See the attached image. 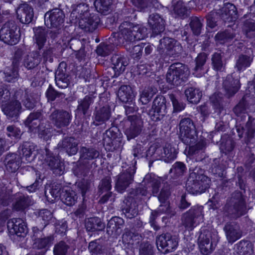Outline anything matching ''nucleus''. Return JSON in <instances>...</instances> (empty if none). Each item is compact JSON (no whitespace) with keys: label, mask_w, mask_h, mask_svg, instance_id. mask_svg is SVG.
<instances>
[{"label":"nucleus","mask_w":255,"mask_h":255,"mask_svg":"<svg viewBox=\"0 0 255 255\" xmlns=\"http://www.w3.org/2000/svg\"><path fill=\"white\" fill-rule=\"evenodd\" d=\"M248 106L247 101L243 97L233 111L238 117L235 128L239 137L242 138L244 137L245 143L252 147L255 137V118L246 113Z\"/></svg>","instance_id":"f257e3e1"},{"label":"nucleus","mask_w":255,"mask_h":255,"mask_svg":"<svg viewBox=\"0 0 255 255\" xmlns=\"http://www.w3.org/2000/svg\"><path fill=\"white\" fill-rule=\"evenodd\" d=\"M119 33H112L109 41L114 45H122L124 47L131 44L136 40L144 39L147 28L139 24L124 21L119 26Z\"/></svg>","instance_id":"f03ea898"},{"label":"nucleus","mask_w":255,"mask_h":255,"mask_svg":"<svg viewBox=\"0 0 255 255\" xmlns=\"http://www.w3.org/2000/svg\"><path fill=\"white\" fill-rule=\"evenodd\" d=\"M248 210L246 197L242 192L235 191L227 200L222 212L224 218L236 220L245 215Z\"/></svg>","instance_id":"7ed1b4c3"},{"label":"nucleus","mask_w":255,"mask_h":255,"mask_svg":"<svg viewBox=\"0 0 255 255\" xmlns=\"http://www.w3.org/2000/svg\"><path fill=\"white\" fill-rule=\"evenodd\" d=\"M79 153V160L73 170L76 176L81 177L86 176L93 165H96L94 160L99 157L100 152L96 147L88 145L80 146Z\"/></svg>","instance_id":"20e7f679"},{"label":"nucleus","mask_w":255,"mask_h":255,"mask_svg":"<svg viewBox=\"0 0 255 255\" xmlns=\"http://www.w3.org/2000/svg\"><path fill=\"white\" fill-rule=\"evenodd\" d=\"M211 180L203 174V170L195 167L190 173L186 183L187 191L192 194H201L209 188Z\"/></svg>","instance_id":"39448f33"},{"label":"nucleus","mask_w":255,"mask_h":255,"mask_svg":"<svg viewBox=\"0 0 255 255\" xmlns=\"http://www.w3.org/2000/svg\"><path fill=\"white\" fill-rule=\"evenodd\" d=\"M187 65L177 62L172 64L166 74V81L171 85L178 86L187 81L190 75Z\"/></svg>","instance_id":"423d86ee"},{"label":"nucleus","mask_w":255,"mask_h":255,"mask_svg":"<svg viewBox=\"0 0 255 255\" xmlns=\"http://www.w3.org/2000/svg\"><path fill=\"white\" fill-rule=\"evenodd\" d=\"M179 137L185 144L190 145L197 141L198 135L196 128L190 118L182 119L179 124Z\"/></svg>","instance_id":"0eeeda50"},{"label":"nucleus","mask_w":255,"mask_h":255,"mask_svg":"<svg viewBox=\"0 0 255 255\" xmlns=\"http://www.w3.org/2000/svg\"><path fill=\"white\" fill-rule=\"evenodd\" d=\"M20 37V29L14 21L6 22L0 29V39L5 44L15 45L19 41Z\"/></svg>","instance_id":"6e6552de"},{"label":"nucleus","mask_w":255,"mask_h":255,"mask_svg":"<svg viewBox=\"0 0 255 255\" xmlns=\"http://www.w3.org/2000/svg\"><path fill=\"white\" fill-rule=\"evenodd\" d=\"M203 216V206H194L182 214V225L186 230L192 231L196 226L198 220L202 219Z\"/></svg>","instance_id":"1a4fd4ad"},{"label":"nucleus","mask_w":255,"mask_h":255,"mask_svg":"<svg viewBox=\"0 0 255 255\" xmlns=\"http://www.w3.org/2000/svg\"><path fill=\"white\" fill-rule=\"evenodd\" d=\"M23 95L21 90L16 91L10 102L2 106V110L9 119H16L21 112L22 107L19 100Z\"/></svg>","instance_id":"9d476101"},{"label":"nucleus","mask_w":255,"mask_h":255,"mask_svg":"<svg viewBox=\"0 0 255 255\" xmlns=\"http://www.w3.org/2000/svg\"><path fill=\"white\" fill-rule=\"evenodd\" d=\"M165 49L168 54L175 57L181 53L182 47L180 44L174 39L164 37L159 40V44L157 50L161 56H164L165 55Z\"/></svg>","instance_id":"9b49d317"},{"label":"nucleus","mask_w":255,"mask_h":255,"mask_svg":"<svg viewBox=\"0 0 255 255\" xmlns=\"http://www.w3.org/2000/svg\"><path fill=\"white\" fill-rule=\"evenodd\" d=\"M135 171V165H132L116 177L115 189L118 192L123 193L133 182Z\"/></svg>","instance_id":"f8f14e48"},{"label":"nucleus","mask_w":255,"mask_h":255,"mask_svg":"<svg viewBox=\"0 0 255 255\" xmlns=\"http://www.w3.org/2000/svg\"><path fill=\"white\" fill-rule=\"evenodd\" d=\"M156 244L157 249L165 254L174 251L177 247L178 241L175 236L167 233L157 236Z\"/></svg>","instance_id":"ddd939ff"},{"label":"nucleus","mask_w":255,"mask_h":255,"mask_svg":"<svg viewBox=\"0 0 255 255\" xmlns=\"http://www.w3.org/2000/svg\"><path fill=\"white\" fill-rule=\"evenodd\" d=\"M166 101L162 95H157L154 99L148 115L154 121L162 120L167 113Z\"/></svg>","instance_id":"4468645a"},{"label":"nucleus","mask_w":255,"mask_h":255,"mask_svg":"<svg viewBox=\"0 0 255 255\" xmlns=\"http://www.w3.org/2000/svg\"><path fill=\"white\" fill-rule=\"evenodd\" d=\"M50 121L57 128H61L69 125L72 119L71 113L63 109L51 110Z\"/></svg>","instance_id":"2eb2a0df"},{"label":"nucleus","mask_w":255,"mask_h":255,"mask_svg":"<svg viewBox=\"0 0 255 255\" xmlns=\"http://www.w3.org/2000/svg\"><path fill=\"white\" fill-rule=\"evenodd\" d=\"M223 231L228 243L231 244L240 239L244 235V231L241 225L235 221H228L225 223Z\"/></svg>","instance_id":"dca6fc26"},{"label":"nucleus","mask_w":255,"mask_h":255,"mask_svg":"<svg viewBox=\"0 0 255 255\" xmlns=\"http://www.w3.org/2000/svg\"><path fill=\"white\" fill-rule=\"evenodd\" d=\"M198 244L200 251L203 255H208L214 250L212 241V233L209 230H205L201 231L198 239Z\"/></svg>","instance_id":"f3484780"},{"label":"nucleus","mask_w":255,"mask_h":255,"mask_svg":"<svg viewBox=\"0 0 255 255\" xmlns=\"http://www.w3.org/2000/svg\"><path fill=\"white\" fill-rule=\"evenodd\" d=\"M45 162L56 175H62L65 171L64 163L47 148L45 149Z\"/></svg>","instance_id":"a211bd4d"},{"label":"nucleus","mask_w":255,"mask_h":255,"mask_svg":"<svg viewBox=\"0 0 255 255\" xmlns=\"http://www.w3.org/2000/svg\"><path fill=\"white\" fill-rule=\"evenodd\" d=\"M128 120L130 125L125 130V134L128 140L133 139L141 132L143 128V121L141 119L136 116H129Z\"/></svg>","instance_id":"6ab92c4d"},{"label":"nucleus","mask_w":255,"mask_h":255,"mask_svg":"<svg viewBox=\"0 0 255 255\" xmlns=\"http://www.w3.org/2000/svg\"><path fill=\"white\" fill-rule=\"evenodd\" d=\"M71 76L67 71L66 64L61 62L55 72L56 85L61 89L67 88L70 84Z\"/></svg>","instance_id":"aec40b11"},{"label":"nucleus","mask_w":255,"mask_h":255,"mask_svg":"<svg viewBox=\"0 0 255 255\" xmlns=\"http://www.w3.org/2000/svg\"><path fill=\"white\" fill-rule=\"evenodd\" d=\"M7 229L11 234L24 238L28 232L25 223L20 218H13L7 222Z\"/></svg>","instance_id":"412c9836"},{"label":"nucleus","mask_w":255,"mask_h":255,"mask_svg":"<svg viewBox=\"0 0 255 255\" xmlns=\"http://www.w3.org/2000/svg\"><path fill=\"white\" fill-rule=\"evenodd\" d=\"M7 229L11 234L24 238L28 232L25 223L20 218H13L7 222Z\"/></svg>","instance_id":"4be33fe9"},{"label":"nucleus","mask_w":255,"mask_h":255,"mask_svg":"<svg viewBox=\"0 0 255 255\" xmlns=\"http://www.w3.org/2000/svg\"><path fill=\"white\" fill-rule=\"evenodd\" d=\"M65 17V14L61 9L55 8L45 13V22L48 23L49 22L52 27L59 28L62 26Z\"/></svg>","instance_id":"5701e85b"},{"label":"nucleus","mask_w":255,"mask_h":255,"mask_svg":"<svg viewBox=\"0 0 255 255\" xmlns=\"http://www.w3.org/2000/svg\"><path fill=\"white\" fill-rule=\"evenodd\" d=\"M45 120L41 110L31 112L24 122V125L30 132H35L38 126Z\"/></svg>","instance_id":"b1692460"},{"label":"nucleus","mask_w":255,"mask_h":255,"mask_svg":"<svg viewBox=\"0 0 255 255\" xmlns=\"http://www.w3.org/2000/svg\"><path fill=\"white\" fill-rule=\"evenodd\" d=\"M223 84L225 91V95L228 98L234 96L241 87L239 79L238 77H235L233 74L227 75Z\"/></svg>","instance_id":"393cba45"},{"label":"nucleus","mask_w":255,"mask_h":255,"mask_svg":"<svg viewBox=\"0 0 255 255\" xmlns=\"http://www.w3.org/2000/svg\"><path fill=\"white\" fill-rule=\"evenodd\" d=\"M218 12L220 19L224 23L231 22L238 18L237 8L235 5L231 3H225Z\"/></svg>","instance_id":"a878e982"},{"label":"nucleus","mask_w":255,"mask_h":255,"mask_svg":"<svg viewBox=\"0 0 255 255\" xmlns=\"http://www.w3.org/2000/svg\"><path fill=\"white\" fill-rule=\"evenodd\" d=\"M16 13L17 18L23 24H29L33 19V9L27 3L20 4L17 8Z\"/></svg>","instance_id":"bb28decb"},{"label":"nucleus","mask_w":255,"mask_h":255,"mask_svg":"<svg viewBox=\"0 0 255 255\" xmlns=\"http://www.w3.org/2000/svg\"><path fill=\"white\" fill-rule=\"evenodd\" d=\"M78 143L73 137H65L57 144V148L65 151L69 155H75L78 150Z\"/></svg>","instance_id":"cd10ccee"},{"label":"nucleus","mask_w":255,"mask_h":255,"mask_svg":"<svg viewBox=\"0 0 255 255\" xmlns=\"http://www.w3.org/2000/svg\"><path fill=\"white\" fill-rule=\"evenodd\" d=\"M111 109L108 106H103L96 109L93 114V122L92 124L98 126L105 124L111 117Z\"/></svg>","instance_id":"c85d7f7f"},{"label":"nucleus","mask_w":255,"mask_h":255,"mask_svg":"<svg viewBox=\"0 0 255 255\" xmlns=\"http://www.w3.org/2000/svg\"><path fill=\"white\" fill-rule=\"evenodd\" d=\"M148 23L154 35L162 32L165 29V20L157 13H152L149 16Z\"/></svg>","instance_id":"c756f323"},{"label":"nucleus","mask_w":255,"mask_h":255,"mask_svg":"<svg viewBox=\"0 0 255 255\" xmlns=\"http://www.w3.org/2000/svg\"><path fill=\"white\" fill-rule=\"evenodd\" d=\"M36 146L32 142L29 141L24 142L18 148L19 155H22V159H24L23 162L28 163L32 161L35 155ZM22 159V158H21Z\"/></svg>","instance_id":"7c9ffc66"},{"label":"nucleus","mask_w":255,"mask_h":255,"mask_svg":"<svg viewBox=\"0 0 255 255\" xmlns=\"http://www.w3.org/2000/svg\"><path fill=\"white\" fill-rule=\"evenodd\" d=\"M254 253L253 245L248 240H242L235 244L232 255H252Z\"/></svg>","instance_id":"2f4dec72"},{"label":"nucleus","mask_w":255,"mask_h":255,"mask_svg":"<svg viewBox=\"0 0 255 255\" xmlns=\"http://www.w3.org/2000/svg\"><path fill=\"white\" fill-rule=\"evenodd\" d=\"M254 57L253 51L251 53L239 54L237 57L235 65L237 71L241 72L250 67L254 61Z\"/></svg>","instance_id":"473e14b6"},{"label":"nucleus","mask_w":255,"mask_h":255,"mask_svg":"<svg viewBox=\"0 0 255 255\" xmlns=\"http://www.w3.org/2000/svg\"><path fill=\"white\" fill-rule=\"evenodd\" d=\"M100 21L99 16L93 13L87 17H83L79 24L80 27L85 31L93 32L97 28Z\"/></svg>","instance_id":"72a5a7b5"},{"label":"nucleus","mask_w":255,"mask_h":255,"mask_svg":"<svg viewBox=\"0 0 255 255\" xmlns=\"http://www.w3.org/2000/svg\"><path fill=\"white\" fill-rule=\"evenodd\" d=\"M14 200L13 208L17 211H24L32 204L31 198L22 193L18 192L13 194V201Z\"/></svg>","instance_id":"f704fd0d"},{"label":"nucleus","mask_w":255,"mask_h":255,"mask_svg":"<svg viewBox=\"0 0 255 255\" xmlns=\"http://www.w3.org/2000/svg\"><path fill=\"white\" fill-rule=\"evenodd\" d=\"M41 57L39 51L34 50L24 57L23 65L27 70H34L40 63Z\"/></svg>","instance_id":"c9c22d12"},{"label":"nucleus","mask_w":255,"mask_h":255,"mask_svg":"<svg viewBox=\"0 0 255 255\" xmlns=\"http://www.w3.org/2000/svg\"><path fill=\"white\" fill-rule=\"evenodd\" d=\"M111 62L113 65L111 70L114 72V75L111 76L112 77L119 76L125 71L126 66L128 65L126 58L119 55H113L111 58Z\"/></svg>","instance_id":"e433bc0d"},{"label":"nucleus","mask_w":255,"mask_h":255,"mask_svg":"<svg viewBox=\"0 0 255 255\" xmlns=\"http://www.w3.org/2000/svg\"><path fill=\"white\" fill-rule=\"evenodd\" d=\"M124 220L119 217L112 218L107 224V233L109 235L119 236L122 233Z\"/></svg>","instance_id":"4c0bfd02"},{"label":"nucleus","mask_w":255,"mask_h":255,"mask_svg":"<svg viewBox=\"0 0 255 255\" xmlns=\"http://www.w3.org/2000/svg\"><path fill=\"white\" fill-rule=\"evenodd\" d=\"M151 194L147 189V187L142 184L138 187L131 189L128 197L139 203L144 200V198H150Z\"/></svg>","instance_id":"58836bf2"},{"label":"nucleus","mask_w":255,"mask_h":255,"mask_svg":"<svg viewBox=\"0 0 255 255\" xmlns=\"http://www.w3.org/2000/svg\"><path fill=\"white\" fill-rule=\"evenodd\" d=\"M157 152L160 153V159L166 162H170L174 160L178 153L175 147L170 144H166L163 147H159Z\"/></svg>","instance_id":"ea45409f"},{"label":"nucleus","mask_w":255,"mask_h":255,"mask_svg":"<svg viewBox=\"0 0 255 255\" xmlns=\"http://www.w3.org/2000/svg\"><path fill=\"white\" fill-rule=\"evenodd\" d=\"M117 96L119 100L123 103H128L130 105H132V102L134 98V94L130 86H121L119 89Z\"/></svg>","instance_id":"a19ab883"},{"label":"nucleus","mask_w":255,"mask_h":255,"mask_svg":"<svg viewBox=\"0 0 255 255\" xmlns=\"http://www.w3.org/2000/svg\"><path fill=\"white\" fill-rule=\"evenodd\" d=\"M34 35L33 40L34 43L36 44L37 50L40 51L42 49L47 40V30L42 27H38L33 28Z\"/></svg>","instance_id":"79ce46f5"},{"label":"nucleus","mask_w":255,"mask_h":255,"mask_svg":"<svg viewBox=\"0 0 255 255\" xmlns=\"http://www.w3.org/2000/svg\"><path fill=\"white\" fill-rule=\"evenodd\" d=\"M19 155L14 153H9L5 156L4 162L8 170L14 172L19 167L22 161Z\"/></svg>","instance_id":"37998d69"},{"label":"nucleus","mask_w":255,"mask_h":255,"mask_svg":"<svg viewBox=\"0 0 255 255\" xmlns=\"http://www.w3.org/2000/svg\"><path fill=\"white\" fill-rule=\"evenodd\" d=\"M211 62L213 69L217 72H223L225 71L226 61L223 52H215L212 55Z\"/></svg>","instance_id":"c03bdc74"},{"label":"nucleus","mask_w":255,"mask_h":255,"mask_svg":"<svg viewBox=\"0 0 255 255\" xmlns=\"http://www.w3.org/2000/svg\"><path fill=\"white\" fill-rule=\"evenodd\" d=\"M137 203L129 197L128 198L122 208L123 213L128 218L132 219L138 215Z\"/></svg>","instance_id":"a18cd8bd"},{"label":"nucleus","mask_w":255,"mask_h":255,"mask_svg":"<svg viewBox=\"0 0 255 255\" xmlns=\"http://www.w3.org/2000/svg\"><path fill=\"white\" fill-rule=\"evenodd\" d=\"M62 185L58 183H54L51 186L46 187L45 194L48 200L51 201L61 198Z\"/></svg>","instance_id":"49530a36"},{"label":"nucleus","mask_w":255,"mask_h":255,"mask_svg":"<svg viewBox=\"0 0 255 255\" xmlns=\"http://www.w3.org/2000/svg\"><path fill=\"white\" fill-rule=\"evenodd\" d=\"M88 249L91 255H112L111 249L93 241L89 243Z\"/></svg>","instance_id":"de8ad7c7"},{"label":"nucleus","mask_w":255,"mask_h":255,"mask_svg":"<svg viewBox=\"0 0 255 255\" xmlns=\"http://www.w3.org/2000/svg\"><path fill=\"white\" fill-rule=\"evenodd\" d=\"M94 97L92 95H87L83 99L78 101L77 111L83 116L89 115L90 106L94 102Z\"/></svg>","instance_id":"09e8293b"},{"label":"nucleus","mask_w":255,"mask_h":255,"mask_svg":"<svg viewBox=\"0 0 255 255\" xmlns=\"http://www.w3.org/2000/svg\"><path fill=\"white\" fill-rule=\"evenodd\" d=\"M85 227L89 232L102 231L105 228V224L98 217L88 218L85 220Z\"/></svg>","instance_id":"8fccbe9b"},{"label":"nucleus","mask_w":255,"mask_h":255,"mask_svg":"<svg viewBox=\"0 0 255 255\" xmlns=\"http://www.w3.org/2000/svg\"><path fill=\"white\" fill-rule=\"evenodd\" d=\"M187 100L191 103L197 104L200 101L202 96V92L198 88L189 87L184 92Z\"/></svg>","instance_id":"3c124183"},{"label":"nucleus","mask_w":255,"mask_h":255,"mask_svg":"<svg viewBox=\"0 0 255 255\" xmlns=\"http://www.w3.org/2000/svg\"><path fill=\"white\" fill-rule=\"evenodd\" d=\"M145 185L148 188H151L152 194L154 196H157L160 187V181L159 179L151 177L150 175H146L143 182Z\"/></svg>","instance_id":"603ef678"},{"label":"nucleus","mask_w":255,"mask_h":255,"mask_svg":"<svg viewBox=\"0 0 255 255\" xmlns=\"http://www.w3.org/2000/svg\"><path fill=\"white\" fill-rule=\"evenodd\" d=\"M141 240V236L137 233H134L128 229H125V232L123 235V242L126 244L134 245L139 243Z\"/></svg>","instance_id":"864d4df0"},{"label":"nucleus","mask_w":255,"mask_h":255,"mask_svg":"<svg viewBox=\"0 0 255 255\" xmlns=\"http://www.w3.org/2000/svg\"><path fill=\"white\" fill-rule=\"evenodd\" d=\"M236 36V34L233 30L225 29L218 32L215 36L216 41L224 44L233 40Z\"/></svg>","instance_id":"5fc2aeb1"},{"label":"nucleus","mask_w":255,"mask_h":255,"mask_svg":"<svg viewBox=\"0 0 255 255\" xmlns=\"http://www.w3.org/2000/svg\"><path fill=\"white\" fill-rule=\"evenodd\" d=\"M103 143L106 149L111 151L121 149L124 144L122 137L119 139L117 137L113 139L104 138Z\"/></svg>","instance_id":"6e6d98bb"},{"label":"nucleus","mask_w":255,"mask_h":255,"mask_svg":"<svg viewBox=\"0 0 255 255\" xmlns=\"http://www.w3.org/2000/svg\"><path fill=\"white\" fill-rule=\"evenodd\" d=\"M186 170L187 168L184 163L177 161L172 165L169 173L172 178L177 179L182 176Z\"/></svg>","instance_id":"4d7b16f0"},{"label":"nucleus","mask_w":255,"mask_h":255,"mask_svg":"<svg viewBox=\"0 0 255 255\" xmlns=\"http://www.w3.org/2000/svg\"><path fill=\"white\" fill-rule=\"evenodd\" d=\"M112 0H96L94 5L98 12L107 15L111 11Z\"/></svg>","instance_id":"13d9d810"},{"label":"nucleus","mask_w":255,"mask_h":255,"mask_svg":"<svg viewBox=\"0 0 255 255\" xmlns=\"http://www.w3.org/2000/svg\"><path fill=\"white\" fill-rule=\"evenodd\" d=\"M206 147V143L204 141H200L196 144L189 146L188 154L190 155H200V158L203 159L205 157V150Z\"/></svg>","instance_id":"bf43d9fd"},{"label":"nucleus","mask_w":255,"mask_h":255,"mask_svg":"<svg viewBox=\"0 0 255 255\" xmlns=\"http://www.w3.org/2000/svg\"><path fill=\"white\" fill-rule=\"evenodd\" d=\"M207 59V54L204 52L199 53L196 58L195 66L193 69L194 73L198 75H202L204 73V66Z\"/></svg>","instance_id":"052dcab7"},{"label":"nucleus","mask_w":255,"mask_h":255,"mask_svg":"<svg viewBox=\"0 0 255 255\" xmlns=\"http://www.w3.org/2000/svg\"><path fill=\"white\" fill-rule=\"evenodd\" d=\"M144 45H145L143 44V43L134 46L129 44L127 45L125 48L131 58L134 60H139L141 57L143 53Z\"/></svg>","instance_id":"680f3d73"},{"label":"nucleus","mask_w":255,"mask_h":255,"mask_svg":"<svg viewBox=\"0 0 255 255\" xmlns=\"http://www.w3.org/2000/svg\"><path fill=\"white\" fill-rule=\"evenodd\" d=\"M12 191L0 186V206H7L13 201Z\"/></svg>","instance_id":"e2e57ef3"},{"label":"nucleus","mask_w":255,"mask_h":255,"mask_svg":"<svg viewBox=\"0 0 255 255\" xmlns=\"http://www.w3.org/2000/svg\"><path fill=\"white\" fill-rule=\"evenodd\" d=\"M243 33L247 37L251 38L255 36V20L247 19L244 22L242 27Z\"/></svg>","instance_id":"0e129e2a"},{"label":"nucleus","mask_w":255,"mask_h":255,"mask_svg":"<svg viewBox=\"0 0 255 255\" xmlns=\"http://www.w3.org/2000/svg\"><path fill=\"white\" fill-rule=\"evenodd\" d=\"M190 19L189 25L193 33L196 36L199 35L203 26V19H201L197 16H192Z\"/></svg>","instance_id":"69168bd1"},{"label":"nucleus","mask_w":255,"mask_h":255,"mask_svg":"<svg viewBox=\"0 0 255 255\" xmlns=\"http://www.w3.org/2000/svg\"><path fill=\"white\" fill-rule=\"evenodd\" d=\"M61 200L65 204L71 206L76 202L77 196L75 192L72 190H62Z\"/></svg>","instance_id":"338daca9"},{"label":"nucleus","mask_w":255,"mask_h":255,"mask_svg":"<svg viewBox=\"0 0 255 255\" xmlns=\"http://www.w3.org/2000/svg\"><path fill=\"white\" fill-rule=\"evenodd\" d=\"M21 103L23 106L28 110H31L36 106L37 101L33 94H28L25 91L21 99Z\"/></svg>","instance_id":"774afa93"}]
</instances>
